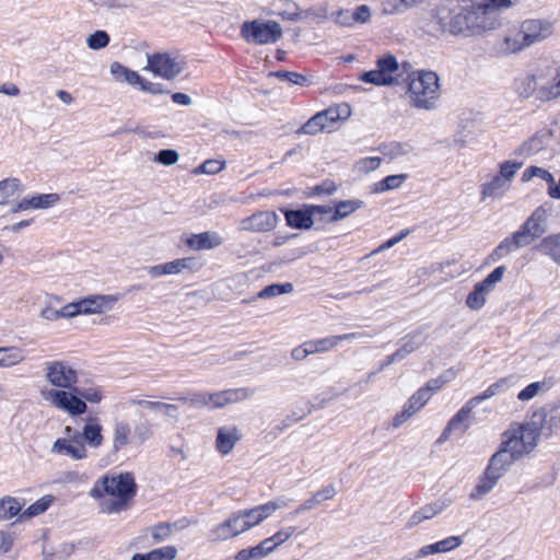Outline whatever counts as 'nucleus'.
Here are the masks:
<instances>
[{
	"label": "nucleus",
	"mask_w": 560,
	"mask_h": 560,
	"mask_svg": "<svg viewBox=\"0 0 560 560\" xmlns=\"http://www.w3.org/2000/svg\"><path fill=\"white\" fill-rule=\"evenodd\" d=\"M534 177L544 179L548 184V187L553 184V175L549 171L539 166L527 167L522 174V182L527 183Z\"/></svg>",
	"instance_id": "nucleus-48"
},
{
	"label": "nucleus",
	"mask_w": 560,
	"mask_h": 560,
	"mask_svg": "<svg viewBox=\"0 0 560 560\" xmlns=\"http://www.w3.org/2000/svg\"><path fill=\"white\" fill-rule=\"evenodd\" d=\"M324 502L320 497H317V491L301 505H299L292 513V516H298L306 511L313 510Z\"/></svg>",
	"instance_id": "nucleus-64"
},
{
	"label": "nucleus",
	"mask_w": 560,
	"mask_h": 560,
	"mask_svg": "<svg viewBox=\"0 0 560 560\" xmlns=\"http://www.w3.org/2000/svg\"><path fill=\"white\" fill-rule=\"evenodd\" d=\"M293 284L290 282L285 283H273L264 288L258 294V299H270L278 295L291 293L293 291Z\"/></svg>",
	"instance_id": "nucleus-45"
},
{
	"label": "nucleus",
	"mask_w": 560,
	"mask_h": 560,
	"mask_svg": "<svg viewBox=\"0 0 560 560\" xmlns=\"http://www.w3.org/2000/svg\"><path fill=\"white\" fill-rule=\"evenodd\" d=\"M548 385L546 382H534L527 385L524 389H522L517 398L521 401H528L533 399L535 396H537L541 390H547Z\"/></svg>",
	"instance_id": "nucleus-52"
},
{
	"label": "nucleus",
	"mask_w": 560,
	"mask_h": 560,
	"mask_svg": "<svg viewBox=\"0 0 560 560\" xmlns=\"http://www.w3.org/2000/svg\"><path fill=\"white\" fill-rule=\"evenodd\" d=\"M287 224L292 229L308 230L313 226L312 212L306 206L298 210H284Z\"/></svg>",
	"instance_id": "nucleus-26"
},
{
	"label": "nucleus",
	"mask_w": 560,
	"mask_h": 560,
	"mask_svg": "<svg viewBox=\"0 0 560 560\" xmlns=\"http://www.w3.org/2000/svg\"><path fill=\"white\" fill-rule=\"evenodd\" d=\"M178 159L179 155L177 151L172 149L160 150L155 155V161L166 166L175 164Z\"/></svg>",
	"instance_id": "nucleus-62"
},
{
	"label": "nucleus",
	"mask_w": 560,
	"mask_h": 560,
	"mask_svg": "<svg viewBox=\"0 0 560 560\" xmlns=\"http://www.w3.org/2000/svg\"><path fill=\"white\" fill-rule=\"evenodd\" d=\"M363 206V201L359 199H352V200H342L336 202L334 207V212L331 217L329 218V222H337L340 221L347 217H349L351 213L357 211Z\"/></svg>",
	"instance_id": "nucleus-34"
},
{
	"label": "nucleus",
	"mask_w": 560,
	"mask_h": 560,
	"mask_svg": "<svg viewBox=\"0 0 560 560\" xmlns=\"http://www.w3.org/2000/svg\"><path fill=\"white\" fill-rule=\"evenodd\" d=\"M137 493V483L131 472H119L115 475H104L98 478L89 494L95 500H102L105 495L114 497L103 511L113 514L125 511Z\"/></svg>",
	"instance_id": "nucleus-1"
},
{
	"label": "nucleus",
	"mask_w": 560,
	"mask_h": 560,
	"mask_svg": "<svg viewBox=\"0 0 560 560\" xmlns=\"http://www.w3.org/2000/svg\"><path fill=\"white\" fill-rule=\"evenodd\" d=\"M60 200V196L55 192L39 194L32 197H25L12 209V212L24 211L28 209H48Z\"/></svg>",
	"instance_id": "nucleus-19"
},
{
	"label": "nucleus",
	"mask_w": 560,
	"mask_h": 560,
	"mask_svg": "<svg viewBox=\"0 0 560 560\" xmlns=\"http://www.w3.org/2000/svg\"><path fill=\"white\" fill-rule=\"evenodd\" d=\"M242 434L236 425H224L218 429L215 446L222 455L229 454L241 440Z\"/></svg>",
	"instance_id": "nucleus-20"
},
{
	"label": "nucleus",
	"mask_w": 560,
	"mask_h": 560,
	"mask_svg": "<svg viewBox=\"0 0 560 560\" xmlns=\"http://www.w3.org/2000/svg\"><path fill=\"white\" fill-rule=\"evenodd\" d=\"M514 460L513 455L501 447L492 455L486 469L501 478Z\"/></svg>",
	"instance_id": "nucleus-30"
},
{
	"label": "nucleus",
	"mask_w": 560,
	"mask_h": 560,
	"mask_svg": "<svg viewBox=\"0 0 560 560\" xmlns=\"http://www.w3.org/2000/svg\"><path fill=\"white\" fill-rule=\"evenodd\" d=\"M118 302V296L107 295H90L81 300V310L83 314H101L110 311Z\"/></svg>",
	"instance_id": "nucleus-18"
},
{
	"label": "nucleus",
	"mask_w": 560,
	"mask_h": 560,
	"mask_svg": "<svg viewBox=\"0 0 560 560\" xmlns=\"http://www.w3.org/2000/svg\"><path fill=\"white\" fill-rule=\"evenodd\" d=\"M187 526V521L180 520L175 523H159L150 528L154 542H162L168 539L175 529H183Z\"/></svg>",
	"instance_id": "nucleus-33"
},
{
	"label": "nucleus",
	"mask_w": 560,
	"mask_h": 560,
	"mask_svg": "<svg viewBox=\"0 0 560 560\" xmlns=\"http://www.w3.org/2000/svg\"><path fill=\"white\" fill-rule=\"evenodd\" d=\"M153 435L151 424L148 422L139 423L133 429L132 439L137 444H143Z\"/></svg>",
	"instance_id": "nucleus-57"
},
{
	"label": "nucleus",
	"mask_w": 560,
	"mask_h": 560,
	"mask_svg": "<svg viewBox=\"0 0 560 560\" xmlns=\"http://www.w3.org/2000/svg\"><path fill=\"white\" fill-rule=\"evenodd\" d=\"M407 97L411 107L434 110L441 98L440 78L431 70H417L409 74Z\"/></svg>",
	"instance_id": "nucleus-4"
},
{
	"label": "nucleus",
	"mask_w": 560,
	"mask_h": 560,
	"mask_svg": "<svg viewBox=\"0 0 560 560\" xmlns=\"http://www.w3.org/2000/svg\"><path fill=\"white\" fill-rule=\"evenodd\" d=\"M23 503L11 495H5L0 499V522L9 521L19 515L22 511Z\"/></svg>",
	"instance_id": "nucleus-35"
},
{
	"label": "nucleus",
	"mask_w": 560,
	"mask_h": 560,
	"mask_svg": "<svg viewBox=\"0 0 560 560\" xmlns=\"http://www.w3.org/2000/svg\"><path fill=\"white\" fill-rule=\"evenodd\" d=\"M515 89L521 97L536 100V72L516 79Z\"/></svg>",
	"instance_id": "nucleus-37"
},
{
	"label": "nucleus",
	"mask_w": 560,
	"mask_h": 560,
	"mask_svg": "<svg viewBox=\"0 0 560 560\" xmlns=\"http://www.w3.org/2000/svg\"><path fill=\"white\" fill-rule=\"evenodd\" d=\"M73 390L80 395L81 399L91 404H98L103 399V394L98 388H79L75 386Z\"/></svg>",
	"instance_id": "nucleus-61"
},
{
	"label": "nucleus",
	"mask_w": 560,
	"mask_h": 560,
	"mask_svg": "<svg viewBox=\"0 0 560 560\" xmlns=\"http://www.w3.org/2000/svg\"><path fill=\"white\" fill-rule=\"evenodd\" d=\"M178 400L183 402H188L190 406L196 408H210L209 393L206 392L194 393L189 398L180 397L178 398Z\"/></svg>",
	"instance_id": "nucleus-60"
},
{
	"label": "nucleus",
	"mask_w": 560,
	"mask_h": 560,
	"mask_svg": "<svg viewBox=\"0 0 560 560\" xmlns=\"http://www.w3.org/2000/svg\"><path fill=\"white\" fill-rule=\"evenodd\" d=\"M486 293L478 283L475 284L474 290L467 295L466 305L475 311L480 310L486 304Z\"/></svg>",
	"instance_id": "nucleus-50"
},
{
	"label": "nucleus",
	"mask_w": 560,
	"mask_h": 560,
	"mask_svg": "<svg viewBox=\"0 0 560 560\" xmlns=\"http://www.w3.org/2000/svg\"><path fill=\"white\" fill-rule=\"evenodd\" d=\"M230 538H234V536L226 521H223L222 523L212 527L209 533V539L212 542L225 541Z\"/></svg>",
	"instance_id": "nucleus-51"
},
{
	"label": "nucleus",
	"mask_w": 560,
	"mask_h": 560,
	"mask_svg": "<svg viewBox=\"0 0 560 560\" xmlns=\"http://www.w3.org/2000/svg\"><path fill=\"white\" fill-rule=\"evenodd\" d=\"M553 69L536 72V101L550 102L560 97V86Z\"/></svg>",
	"instance_id": "nucleus-13"
},
{
	"label": "nucleus",
	"mask_w": 560,
	"mask_h": 560,
	"mask_svg": "<svg viewBox=\"0 0 560 560\" xmlns=\"http://www.w3.org/2000/svg\"><path fill=\"white\" fill-rule=\"evenodd\" d=\"M523 166V162L504 161L499 165V173L493 175L489 180L479 186L480 200L486 201L500 200L511 189L512 182L517 171Z\"/></svg>",
	"instance_id": "nucleus-5"
},
{
	"label": "nucleus",
	"mask_w": 560,
	"mask_h": 560,
	"mask_svg": "<svg viewBox=\"0 0 560 560\" xmlns=\"http://www.w3.org/2000/svg\"><path fill=\"white\" fill-rule=\"evenodd\" d=\"M475 408L466 401L462 408L448 421V430L463 435L472 424L471 415Z\"/></svg>",
	"instance_id": "nucleus-25"
},
{
	"label": "nucleus",
	"mask_w": 560,
	"mask_h": 560,
	"mask_svg": "<svg viewBox=\"0 0 560 560\" xmlns=\"http://www.w3.org/2000/svg\"><path fill=\"white\" fill-rule=\"evenodd\" d=\"M422 0H383V12L385 14H395L402 12L405 9L417 5Z\"/></svg>",
	"instance_id": "nucleus-44"
},
{
	"label": "nucleus",
	"mask_w": 560,
	"mask_h": 560,
	"mask_svg": "<svg viewBox=\"0 0 560 560\" xmlns=\"http://www.w3.org/2000/svg\"><path fill=\"white\" fill-rule=\"evenodd\" d=\"M501 478L498 475H493L488 469L485 470L483 475L479 478L476 487L469 494L471 500H481L486 497L498 483Z\"/></svg>",
	"instance_id": "nucleus-32"
},
{
	"label": "nucleus",
	"mask_w": 560,
	"mask_h": 560,
	"mask_svg": "<svg viewBox=\"0 0 560 560\" xmlns=\"http://www.w3.org/2000/svg\"><path fill=\"white\" fill-rule=\"evenodd\" d=\"M224 394L228 405H232L252 398L255 389L250 387L230 388L224 389Z\"/></svg>",
	"instance_id": "nucleus-46"
},
{
	"label": "nucleus",
	"mask_w": 560,
	"mask_h": 560,
	"mask_svg": "<svg viewBox=\"0 0 560 560\" xmlns=\"http://www.w3.org/2000/svg\"><path fill=\"white\" fill-rule=\"evenodd\" d=\"M102 431L103 427L98 423L97 419H89L82 432H80V440H82L83 443L85 442L89 446L97 448L104 441Z\"/></svg>",
	"instance_id": "nucleus-28"
},
{
	"label": "nucleus",
	"mask_w": 560,
	"mask_h": 560,
	"mask_svg": "<svg viewBox=\"0 0 560 560\" xmlns=\"http://www.w3.org/2000/svg\"><path fill=\"white\" fill-rule=\"evenodd\" d=\"M109 35L105 31H96L86 38V45L90 49L100 50L109 44Z\"/></svg>",
	"instance_id": "nucleus-53"
},
{
	"label": "nucleus",
	"mask_w": 560,
	"mask_h": 560,
	"mask_svg": "<svg viewBox=\"0 0 560 560\" xmlns=\"http://www.w3.org/2000/svg\"><path fill=\"white\" fill-rule=\"evenodd\" d=\"M271 74L279 78L280 80L288 81L295 85L304 86L308 83V79L305 75L298 73V72L277 71V72H272Z\"/></svg>",
	"instance_id": "nucleus-56"
},
{
	"label": "nucleus",
	"mask_w": 560,
	"mask_h": 560,
	"mask_svg": "<svg viewBox=\"0 0 560 560\" xmlns=\"http://www.w3.org/2000/svg\"><path fill=\"white\" fill-rule=\"evenodd\" d=\"M382 163V159L378 156H368L360 159L354 168L360 174H368L372 171H375Z\"/></svg>",
	"instance_id": "nucleus-55"
},
{
	"label": "nucleus",
	"mask_w": 560,
	"mask_h": 560,
	"mask_svg": "<svg viewBox=\"0 0 560 560\" xmlns=\"http://www.w3.org/2000/svg\"><path fill=\"white\" fill-rule=\"evenodd\" d=\"M147 70L165 80L175 79L185 68L184 60L176 54L155 52L148 55Z\"/></svg>",
	"instance_id": "nucleus-9"
},
{
	"label": "nucleus",
	"mask_w": 560,
	"mask_h": 560,
	"mask_svg": "<svg viewBox=\"0 0 560 560\" xmlns=\"http://www.w3.org/2000/svg\"><path fill=\"white\" fill-rule=\"evenodd\" d=\"M132 442L131 425L125 420L115 419L113 427V452L117 453Z\"/></svg>",
	"instance_id": "nucleus-23"
},
{
	"label": "nucleus",
	"mask_w": 560,
	"mask_h": 560,
	"mask_svg": "<svg viewBox=\"0 0 560 560\" xmlns=\"http://www.w3.org/2000/svg\"><path fill=\"white\" fill-rule=\"evenodd\" d=\"M240 512L243 516V521L247 530L259 525L261 522L269 517V514L265 510L264 504L257 505L253 509L240 510Z\"/></svg>",
	"instance_id": "nucleus-36"
},
{
	"label": "nucleus",
	"mask_w": 560,
	"mask_h": 560,
	"mask_svg": "<svg viewBox=\"0 0 560 560\" xmlns=\"http://www.w3.org/2000/svg\"><path fill=\"white\" fill-rule=\"evenodd\" d=\"M188 247L196 250L212 249L219 247L223 240L217 232H202L199 234H192L186 241Z\"/></svg>",
	"instance_id": "nucleus-24"
},
{
	"label": "nucleus",
	"mask_w": 560,
	"mask_h": 560,
	"mask_svg": "<svg viewBox=\"0 0 560 560\" xmlns=\"http://www.w3.org/2000/svg\"><path fill=\"white\" fill-rule=\"evenodd\" d=\"M462 542L463 541L459 536H450L434 544L421 547L418 550L416 558H423L430 555L448 552L459 547Z\"/></svg>",
	"instance_id": "nucleus-22"
},
{
	"label": "nucleus",
	"mask_w": 560,
	"mask_h": 560,
	"mask_svg": "<svg viewBox=\"0 0 560 560\" xmlns=\"http://www.w3.org/2000/svg\"><path fill=\"white\" fill-rule=\"evenodd\" d=\"M407 179L406 174L389 175L374 184L373 192L380 194L399 188Z\"/></svg>",
	"instance_id": "nucleus-41"
},
{
	"label": "nucleus",
	"mask_w": 560,
	"mask_h": 560,
	"mask_svg": "<svg viewBox=\"0 0 560 560\" xmlns=\"http://www.w3.org/2000/svg\"><path fill=\"white\" fill-rule=\"evenodd\" d=\"M399 63L392 54H386L376 60V69L363 72L360 80L377 86H389L398 83Z\"/></svg>",
	"instance_id": "nucleus-7"
},
{
	"label": "nucleus",
	"mask_w": 560,
	"mask_h": 560,
	"mask_svg": "<svg viewBox=\"0 0 560 560\" xmlns=\"http://www.w3.org/2000/svg\"><path fill=\"white\" fill-rule=\"evenodd\" d=\"M542 422V417L534 416L530 421L522 424L517 430L514 431L521 441H523V444H525L530 451L537 446V443L540 439Z\"/></svg>",
	"instance_id": "nucleus-17"
},
{
	"label": "nucleus",
	"mask_w": 560,
	"mask_h": 560,
	"mask_svg": "<svg viewBox=\"0 0 560 560\" xmlns=\"http://www.w3.org/2000/svg\"><path fill=\"white\" fill-rule=\"evenodd\" d=\"M24 359V351L19 347H0V366L11 368Z\"/></svg>",
	"instance_id": "nucleus-38"
},
{
	"label": "nucleus",
	"mask_w": 560,
	"mask_h": 560,
	"mask_svg": "<svg viewBox=\"0 0 560 560\" xmlns=\"http://www.w3.org/2000/svg\"><path fill=\"white\" fill-rule=\"evenodd\" d=\"M151 560H174L177 557V549L174 546H164L149 551Z\"/></svg>",
	"instance_id": "nucleus-59"
},
{
	"label": "nucleus",
	"mask_w": 560,
	"mask_h": 560,
	"mask_svg": "<svg viewBox=\"0 0 560 560\" xmlns=\"http://www.w3.org/2000/svg\"><path fill=\"white\" fill-rule=\"evenodd\" d=\"M325 130H327V125L323 124L315 114L296 132L313 136Z\"/></svg>",
	"instance_id": "nucleus-54"
},
{
	"label": "nucleus",
	"mask_w": 560,
	"mask_h": 560,
	"mask_svg": "<svg viewBox=\"0 0 560 560\" xmlns=\"http://www.w3.org/2000/svg\"><path fill=\"white\" fill-rule=\"evenodd\" d=\"M560 247V235L551 234L544 237L537 246V249L542 254L549 256L551 259L555 257Z\"/></svg>",
	"instance_id": "nucleus-49"
},
{
	"label": "nucleus",
	"mask_w": 560,
	"mask_h": 560,
	"mask_svg": "<svg viewBox=\"0 0 560 560\" xmlns=\"http://www.w3.org/2000/svg\"><path fill=\"white\" fill-rule=\"evenodd\" d=\"M425 339L427 337L423 336L422 328L409 332L404 339L405 342L401 347L395 351L398 359L402 361L407 355L415 352L425 341Z\"/></svg>",
	"instance_id": "nucleus-31"
},
{
	"label": "nucleus",
	"mask_w": 560,
	"mask_h": 560,
	"mask_svg": "<svg viewBox=\"0 0 560 560\" xmlns=\"http://www.w3.org/2000/svg\"><path fill=\"white\" fill-rule=\"evenodd\" d=\"M483 10L471 0H445L436 8V20L443 31L467 34L480 27Z\"/></svg>",
	"instance_id": "nucleus-2"
},
{
	"label": "nucleus",
	"mask_w": 560,
	"mask_h": 560,
	"mask_svg": "<svg viewBox=\"0 0 560 560\" xmlns=\"http://www.w3.org/2000/svg\"><path fill=\"white\" fill-rule=\"evenodd\" d=\"M523 36L521 32H516L514 34H510L505 36L503 39L499 40L494 49L499 55L508 56L511 54H516L522 51L527 46L523 43Z\"/></svg>",
	"instance_id": "nucleus-29"
},
{
	"label": "nucleus",
	"mask_w": 560,
	"mask_h": 560,
	"mask_svg": "<svg viewBox=\"0 0 560 560\" xmlns=\"http://www.w3.org/2000/svg\"><path fill=\"white\" fill-rule=\"evenodd\" d=\"M548 211L544 206L536 208L520 229L511 236L505 237L492 250L490 258L498 261L518 248L530 245L547 231Z\"/></svg>",
	"instance_id": "nucleus-3"
},
{
	"label": "nucleus",
	"mask_w": 560,
	"mask_h": 560,
	"mask_svg": "<svg viewBox=\"0 0 560 560\" xmlns=\"http://www.w3.org/2000/svg\"><path fill=\"white\" fill-rule=\"evenodd\" d=\"M42 397L57 409L71 416L83 415L88 409L86 402L74 390L50 388L42 390Z\"/></svg>",
	"instance_id": "nucleus-10"
},
{
	"label": "nucleus",
	"mask_w": 560,
	"mask_h": 560,
	"mask_svg": "<svg viewBox=\"0 0 560 560\" xmlns=\"http://www.w3.org/2000/svg\"><path fill=\"white\" fill-rule=\"evenodd\" d=\"M45 380L55 388L73 390L78 383V371L63 360H52L44 363Z\"/></svg>",
	"instance_id": "nucleus-8"
},
{
	"label": "nucleus",
	"mask_w": 560,
	"mask_h": 560,
	"mask_svg": "<svg viewBox=\"0 0 560 560\" xmlns=\"http://www.w3.org/2000/svg\"><path fill=\"white\" fill-rule=\"evenodd\" d=\"M194 264V258H180L165 264L150 266L147 270L151 277L159 278L166 275H177L186 269H191Z\"/></svg>",
	"instance_id": "nucleus-21"
},
{
	"label": "nucleus",
	"mask_w": 560,
	"mask_h": 560,
	"mask_svg": "<svg viewBox=\"0 0 560 560\" xmlns=\"http://www.w3.org/2000/svg\"><path fill=\"white\" fill-rule=\"evenodd\" d=\"M241 36L248 43L267 45L278 42L282 36L281 25L272 20L246 21L241 26Z\"/></svg>",
	"instance_id": "nucleus-6"
},
{
	"label": "nucleus",
	"mask_w": 560,
	"mask_h": 560,
	"mask_svg": "<svg viewBox=\"0 0 560 560\" xmlns=\"http://www.w3.org/2000/svg\"><path fill=\"white\" fill-rule=\"evenodd\" d=\"M133 404L144 406L151 410L161 411L163 415L173 418L175 420L178 419L177 407L172 404H165L162 401H150V400H132Z\"/></svg>",
	"instance_id": "nucleus-42"
},
{
	"label": "nucleus",
	"mask_w": 560,
	"mask_h": 560,
	"mask_svg": "<svg viewBox=\"0 0 560 560\" xmlns=\"http://www.w3.org/2000/svg\"><path fill=\"white\" fill-rule=\"evenodd\" d=\"M224 166V161L207 160L198 167L197 172L213 175L220 173Z\"/></svg>",
	"instance_id": "nucleus-63"
},
{
	"label": "nucleus",
	"mask_w": 560,
	"mask_h": 560,
	"mask_svg": "<svg viewBox=\"0 0 560 560\" xmlns=\"http://www.w3.org/2000/svg\"><path fill=\"white\" fill-rule=\"evenodd\" d=\"M520 32L523 43L529 47L550 37L553 34V24L547 20L528 19L522 22Z\"/></svg>",
	"instance_id": "nucleus-11"
},
{
	"label": "nucleus",
	"mask_w": 560,
	"mask_h": 560,
	"mask_svg": "<svg viewBox=\"0 0 560 560\" xmlns=\"http://www.w3.org/2000/svg\"><path fill=\"white\" fill-rule=\"evenodd\" d=\"M372 335L368 332H348L337 336H328L325 338L308 340L307 347L310 348L311 354L323 353L336 348L340 341H352L362 338H371Z\"/></svg>",
	"instance_id": "nucleus-16"
},
{
	"label": "nucleus",
	"mask_w": 560,
	"mask_h": 560,
	"mask_svg": "<svg viewBox=\"0 0 560 560\" xmlns=\"http://www.w3.org/2000/svg\"><path fill=\"white\" fill-rule=\"evenodd\" d=\"M351 114V109L348 104H341L334 107H329L323 112L316 114L323 124L327 125V130L330 131L334 128V124L346 120Z\"/></svg>",
	"instance_id": "nucleus-27"
},
{
	"label": "nucleus",
	"mask_w": 560,
	"mask_h": 560,
	"mask_svg": "<svg viewBox=\"0 0 560 560\" xmlns=\"http://www.w3.org/2000/svg\"><path fill=\"white\" fill-rule=\"evenodd\" d=\"M501 447L508 453H511L514 459H517L523 455L532 452L525 444H523V441H521L515 432H513V434H511L505 441L502 442Z\"/></svg>",
	"instance_id": "nucleus-40"
},
{
	"label": "nucleus",
	"mask_w": 560,
	"mask_h": 560,
	"mask_svg": "<svg viewBox=\"0 0 560 560\" xmlns=\"http://www.w3.org/2000/svg\"><path fill=\"white\" fill-rule=\"evenodd\" d=\"M234 537L247 532L243 516L240 511L232 513L226 520Z\"/></svg>",
	"instance_id": "nucleus-58"
},
{
	"label": "nucleus",
	"mask_w": 560,
	"mask_h": 560,
	"mask_svg": "<svg viewBox=\"0 0 560 560\" xmlns=\"http://www.w3.org/2000/svg\"><path fill=\"white\" fill-rule=\"evenodd\" d=\"M278 222L279 217L275 211H257L241 220L238 229L253 233L269 232L278 225Z\"/></svg>",
	"instance_id": "nucleus-14"
},
{
	"label": "nucleus",
	"mask_w": 560,
	"mask_h": 560,
	"mask_svg": "<svg viewBox=\"0 0 560 560\" xmlns=\"http://www.w3.org/2000/svg\"><path fill=\"white\" fill-rule=\"evenodd\" d=\"M19 191H23V185L19 178L9 177L0 180V205H5Z\"/></svg>",
	"instance_id": "nucleus-39"
},
{
	"label": "nucleus",
	"mask_w": 560,
	"mask_h": 560,
	"mask_svg": "<svg viewBox=\"0 0 560 560\" xmlns=\"http://www.w3.org/2000/svg\"><path fill=\"white\" fill-rule=\"evenodd\" d=\"M51 452L68 456L73 460H81L88 457V450L83 441L80 440V432H75L74 439H57L52 444Z\"/></svg>",
	"instance_id": "nucleus-15"
},
{
	"label": "nucleus",
	"mask_w": 560,
	"mask_h": 560,
	"mask_svg": "<svg viewBox=\"0 0 560 560\" xmlns=\"http://www.w3.org/2000/svg\"><path fill=\"white\" fill-rule=\"evenodd\" d=\"M553 141V131L549 128H542L536 131L530 138L523 141L513 152L518 158H529L551 145Z\"/></svg>",
	"instance_id": "nucleus-12"
},
{
	"label": "nucleus",
	"mask_w": 560,
	"mask_h": 560,
	"mask_svg": "<svg viewBox=\"0 0 560 560\" xmlns=\"http://www.w3.org/2000/svg\"><path fill=\"white\" fill-rule=\"evenodd\" d=\"M505 271V266L497 267L482 281L478 282V285L481 287L486 293H490L493 291L495 284L503 279Z\"/></svg>",
	"instance_id": "nucleus-47"
},
{
	"label": "nucleus",
	"mask_w": 560,
	"mask_h": 560,
	"mask_svg": "<svg viewBox=\"0 0 560 560\" xmlns=\"http://www.w3.org/2000/svg\"><path fill=\"white\" fill-rule=\"evenodd\" d=\"M52 502V498L50 495L43 497L38 499L36 502L31 504L26 510H24L21 514V518H32L34 516L43 514L48 510Z\"/></svg>",
	"instance_id": "nucleus-43"
}]
</instances>
